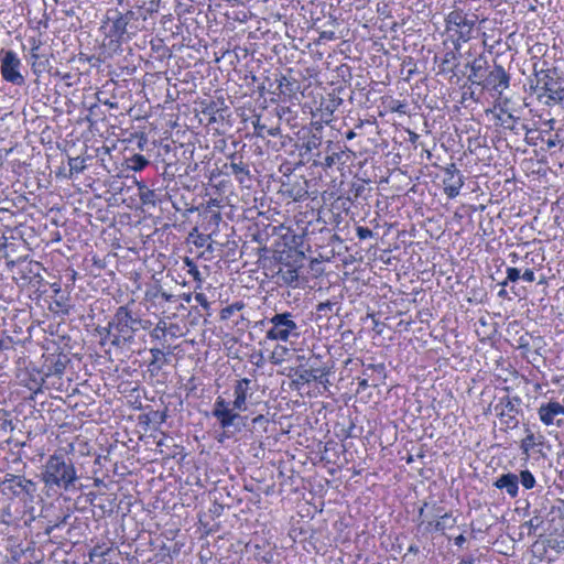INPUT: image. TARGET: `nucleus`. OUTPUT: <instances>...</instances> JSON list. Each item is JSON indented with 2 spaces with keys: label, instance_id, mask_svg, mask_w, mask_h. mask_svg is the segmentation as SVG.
<instances>
[{
  "label": "nucleus",
  "instance_id": "1",
  "mask_svg": "<svg viewBox=\"0 0 564 564\" xmlns=\"http://www.w3.org/2000/svg\"><path fill=\"white\" fill-rule=\"evenodd\" d=\"M251 74V83H249V87L252 86L253 89L249 94L250 97H254L258 95L256 100V108L253 109L252 115V124L254 127V134L252 139H261L262 141L267 135H276L279 133V121L280 118L275 113V108L269 110L267 107L268 98L265 95L270 96V100L273 101V93L267 88V84L271 87L270 78L265 76V70L256 73L253 67L249 70Z\"/></svg>",
  "mask_w": 564,
  "mask_h": 564
},
{
  "label": "nucleus",
  "instance_id": "2",
  "mask_svg": "<svg viewBox=\"0 0 564 564\" xmlns=\"http://www.w3.org/2000/svg\"><path fill=\"white\" fill-rule=\"evenodd\" d=\"M253 240L260 246L257 248V263L258 269L264 270V275L269 276L275 272V267H279L278 274L286 284H293L299 279V271L289 264H280L276 262L275 252L267 247L270 234L264 230L262 232L252 234Z\"/></svg>",
  "mask_w": 564,
  "mask_h": 564
},
{
  "label": "nucleus",
  "instance_id": "3",
  "mask_svg": "<svg viewBox=\"0 0 564 564\" xmlns=\"http://www.w3.org/2000/svg\"><path fill=\"white\" fill-rule=\"evenodd\" d=\"M78 479L76 468L69 458L63 454L48 457L42 473V480L46 486H56L69 489Z\"/></svg>",
  "mask_w": 564,
  "mask_h": 564
},
{
  "label": "nucleus",
  "instance_id": "4",
  "mask_svg": "<svg viewBox=\"0 0 564 564\" xmlns=\"http://www.w3.org/2000/svg\"><path fill=\"white\" fill-rule=\"evenodd\" d=\"M140 318L132 315L127 306L118 307L113 319L109 323V334H111V344L120 347L127 343H131L138 330Z\"/></svg>",
  "mask_w": 564,
  "mask_h": 564
},
{
  "label": "nucleus",
  "instance_id": "5",
  "mask_svg": "<svg viewBox=\"0 0 564 564\" xmlns=\"http://www.w3.org/2000/svg\"><path fill=\"white\" fill-rule=\"evenodd\" d=\"M247 384V379H242L236 389V400L234 401L232 408L230 404L225 402L224 399L218 398L214 406V415L218 419L221 426L228 432L234 433L239 430L243 424V417L234 412L235 409H240L245 403V390L242 384Z\"/></svg>",
  "mask_w": 564,
  "mask_h": 564
},
{
  "label": "nucleus",
  "instance_id": "6",
  "mask_svg": "<svg viewBox=\"0 0 564 564\" xmlns=\"http://www.w3.org/2000/svg\"><path fill=\"white\" fill-rule=\"evenodd\" d=\"M0 492L10 498L33 500L36 484L24 476L7 474L0 482Z\"/></svg>",
  "mask_w": 564,
  "mask_h": 564
},
{
  "label": "nucleus",
  "instance_id": "7",
  "mask_svg": "<svg viewBox=\"0 0 564 564\" xmlns=\"http://www.w3.org/2000/svg\"><path fill=\"white\" fill-rule=\"evenodd\" d=\"M291 313L275 314L269 323L270 328L267 330V338L274 340L288 341L290 338L300 337V327L292 318Z\"/></svg>",
  "mask_w": 564,
  "mask_h": 564
},
{
  "label": "nucleus",
  "instance_id": "8",
  "mask_svg": "<svg viewBox=\"0 0 564 564\" xmlns=\"http://www.w3.org/2000/svg\"><path fill=\"white\" fill-rule=\"evenodd\" d=\"M521 399L517 395H505L495 405V413L507 429H516L519 425Z\"/></svg>",
  "mask_w": 564,
  "mask_h": 564
},
{
  "label": "nucleus",
  "instance_id": "9",
  "mask_svg": "<svg viewBox=\"0 0 564 564\" xmlns=\"http://www.w3.org/2000/svg\"><path fill=\"white\" fill-rule=\"evenodd\" d=\"M445 21L448 31L456 28L458 34L457 42H468L471 39L475 20L468 19L463 10H453L447 14Z\"/></svg>",
  "mask_w": 564,
  "mask_h": 564
},
{
  "label": "nucleus",
  "instance_id": "10",
  "mask_svg": "<svg viewBox=\"0 0 564 564\" xmlns=\"http://www.w3.org/2000/svg\"><path fill=\"white\" fill-rule=\"evenodd\" d=\"M2 53L0 70L3 79L13 85H23L24 77L20 73L21 59L13 51H2Z\"/></svg>",
  "mask_w": 564,
  "mask_h": 564
},
{
  "label": "nucleus",
  "instance_id": "11",
  "mask_svg": "<svg viewBox=\"0 0 564 564\" xmlns=\"http://www.w3.org/2000/svg\"><path fill=\"white\" fill-rule=\"evenodd\" d=\"M540 80L543 83V88L551 101L560 104L564 100V78L555 69L544 72Z\"/></svg>",
  "mask_w": 564,
  "mask_h": 564
},
{
  "label": "nucleus",
  "instance_id": "12",
  "mask_svg": "<svg viewBox=\"0 0 564 564\" xmlns=\"http://www.w3.org/2000/svg\"><path fill=\"white\" fill-rule=\"evenodd\" d=\"M480 85L486 89L495 90L501 95L510 85V75L502 65L495 64L494 69L485 76Z\"/></svg>",
  "mask_w": 564,
  "mask_h": 564
},
{
  "label": "nucleus",
  "instance_id": "13",
  "mask_svg": "<svg viewBox=\"0 0 564 564\" xmlns=\"http://www.w3.org/2000/svg\"><path fill=\"white\" fill-rule=\"evenodd\" d=\"M443 170L445 173L444 192L448 198L453 199L459 195L460 188L464 186V176L455 163L448 164Z\"/></svg>",
  "mask_w": 564,
  "mask_h": 564
},
{
  "label": "nucleus",
  "instance_id": "14",
  "mask_svg": "<svg viewBox=\"0 0 564 564\" xmlns=\"http://www.w3.org/2000/svg\"><path fill=\"white\" fill-rule=\"evenodd\" d=\"M538 414L539 419L544 425L549 426L556 424L557 426H561L563 420H556V417L564 416V405L557 401H550L540 405L538 409Z\"/></svg>",
  "mask_w": 564,
  "mask_h": 564
},
{
  "label": "nucleus",
  "instance_id": "15",
  "mask_svg": "<svg viewBox=\"0 0 564 564\" xmlns=\"http://www.w3.org/2000/svg\"><path fill=\"white\" fill-rule=\"evenodd\" d=\"M250 543L253 544V556L257 561L269 562L271 560L272 547L267 536H260L258 532H254Z\"/></svg>",
  "mask_w": 564,
  "mask_h": 564
},
{
  "label": "nucleus",
  "instance_id": "16",
  "mask_svg": "<svg viewBox=\"0 0 564 564\" xmlns=\"http://www.w3.org/2000/svg\"><path fill=\"white\" fill-rule=\"evenodd\" d=\"M494 486L505 489L511 498H516L519 494V477L512 473L502 474L495 480Z\"/></svg>",
  "mask_w": 564,
  "mask_h": 564
},
{
  "label": "nucleus",
  "instance_id": "17",
  "mask_svg": "<svg viewBox=\"0 0 564 564\" xmlns=\"http://www.w3.org/2000/svg\"><path fill=\"white\" fill-rule=\"evenodd\" d=\"M112 21L110 33L112 36L121 40L122 36L127 33L128 22L126 18L121 17V12L115 11V15L112 18H108Z\"/></svg>",
  "mask_w": 564,
  "mask_h": 564
},
{
  "label": "nucleus",
  "instance_id": "18",
  "mask_svg": "<svg viewBox=\"0 0 564 564\" xmlns=\"http://www.w3.org/2000/svg\"><path fill=\"white\" fill-rule=\"evenodd\" d=\"M319 372L318 368H311V369H299L295 372L296 378L293 380V383L297 387L301 384L308 383L311 381L317 380V375Z\"/></svg>",
  "mask_w": 564,
  "mask_h": 564
},
{
  "label": "nucleus",
  "instance_id": "19",
  "mask_svg": "<svg viewBox=\"0 0 564 564\" xmlns=\"http://www.w3.org/2000/svg\"><path fill=\"white\" fill-rule=\"evenodd\" d=\"M334 308L336 312L339 311V302L336 300H327L326 302H322L316 306V314L319 318L325 317L329 319L332 314L334 313Z\"/></svg>",
  "mask_w": 564,
  "mask_h": 564
},
{
  "label": "nucleus",
  "instance_id": "20",
  "mask_svg": "<svg viewBox=\"0 0 564 564\" xmlns=\"http://www.w3.org/2000/svg\"><path fill=\"white\" fill-rule=\"evenodd\" d=\"M203 218L206 221V226H204V230L205 231L210 230V232H214L217 229L219 221L221 220L220 213L217 212L216 209H207L203 214Z\"/></svg>",
  "mask_w": 564,
  "mask_h": 564
},
{
  "label": "nucleus",
  "instance_id": "21",
  "mask_svg": "<svg viewBox=\"0 0 564 564\" xmlns=\"http://www.w3.org/2000/svg\"><path fill=\"white\" fill-rule=\"evenodd\" d=\"M539 444H541V442H538L536 436L531 431V429L525 427V437L521 441L520 444L522 454L528 457L530 455L531 449H533Z\"/></svg>",
  "mask_w": 564,
  "mask_h": 564
},
{
  "label": "nucleus",
  "instance_id": "22",
  "mask_svg": "<svg viewBox=\"0 0 564 564\" xmlns=\"http://www.w3.org/2000/svg\"><path fill=\"white\" fill-rule=\"evenodd\" d=\"M32 68L35 74H41L47 69L48 61L37 53V47L31 50Z\"/></svg>",
  "mask_w": 564,
  "mask_h": 564
},
{
  "label": "nucleus",
  "instance_id": "23",
  "mask_svg": "<svg viewBox=\"0 0 564 564\" xmlns=\"http://www.w3.org/2000/svg\"><path fill=\"white\" fill-rule=\"evenodd\" d=\"M263 226H264L263 231L267 230L270 235L273 234L274 230H275V227H272L270 225H264L263 224ZM258 232H262V230L257 229V231H252V227H251V225H249V236L251 237V240H248V243L254 242L252 234H258ZM256 243H257V247L252 248V251H249V260L251 258H256L257 259V256H256L257 254V248L260 245L257 241H256ZM254 263L258 265L257 261ZM257 270H258V268L257 269H249V272L254 273V272H257Z\"/></svg>",
  "mask_w": 564,
  "mask_h": 564
},
{
  "label": "nucleus",
  "instance_id": "24",
  "mask_svg": "<svg viewBox=\"0 0 564 564\" xmlns=\"http://www.w3.org/2000/svg\"><path fill=\"white\" fill-rule=\"evenodd\" d=\"M139 197L144 205H155L156 194L144 184H138Z\"/></svg>",
  "mask_w": 564,
  "mask_h": 564
},
{
  "label": "nucleus",
  "instance_id": "25",
  "mask_svg": "<svg viewBox=\"0 0 564 564\" xmlns=\"http://www.w3.org/2000/svg\"><path fill=\"white\" fill-rule=\"evenodd\" d=\"M484 72H485V68H484L482 64L480 63V61H478V59L474 61L470 66L469 79H471L473 83L480 85L485 78Z\"/></svg>",
  "mask_w": 564,
  "mask_h": 564
},
{
  "label": "nucleus",
  "instance_id": "26",
  "mask_svg": "<svg viewBox=\"0 0 564 564\" xmlns=\"http://www.w3.org/2000/svg\"><path fill=\"white\" fill-rule=\"evenodd\" d=\"M455 520L452 518V514L444 513L440 517V520H437L435 523L430 522L429 525H433L435 531H445L446 529H449L454 525Z\"/></svg>",
  "mask_w": 564,
  "mask_h": 564
},
{
  "label": "nucleus",
  "instance_id": "27",
  "mask_svg": "<svg viewBox=\"0 0 564 564\" xmlns=\"http://www.w3.org/2000/svg\"><path fill=\"white\" fill-rule=\"evenodd\" d=\"M519 477V482L525 488V489H532L535 487V478L533 474L529 469L521 470Z\"/></svg>",
  "mask_w": 564,
  "mask_h": 564
},
{
  "label": "nucleus",
  "instance_id": "28",
  "mask_svg": "<svg viewBox=\"0 0 564 564\" xmlns=\"http://www.w3.org/2000/svg\"><path fill=\"white\" fill-rule=\"evenodd\" d=\"M129 162V167L133 171H141L149 164V161L141 154L132 155Z\"/></svg>",
  "mask_w": 564,
  "mask_h": 564
},
{
  "label": "nucleus",
  "instance_id": "29",
  "mask_svg": "<svg viewBox=\"0 0 564 564\" xmlns=\"http://www.w3.org/2000/svg\"><path fill=\"white\" fill-rule=\"evenodd\" d=\"M197 231H198L197 228H194L193 231L191 232L192 237H194L196 235V239L194 240V243L197 247H205L207 245V241L210 239V236L213 232L198 234Z\"/></svg>",
  "mask_w": 564,
  "mask_h": 564
},
{
  "label": "nucleus",
  "instance_id": "30",
  "mask_svg": "<svg viewBox=\"0 0 564 564\" xmlns=\"http://www.w3.org/2000/svg\"><path fill=\"white\" fill-rule=\"evenodd\" d=\"M520 270L517 268H508L507 269V278L500 284L505 288L509 282H516L520 279Z\"/></svg>",
  "mask_w": 564,
  "mask_h": 564
},
{
  "label": "nucleus",
  "instance_id": "31",
  "mask_svg": "<svg viewBox=\"0 0 564 564\" xmlns=\"http://www.w3.org/2000/svg\"><path fill=\"white\" fill-rule=\"evenodd\" d=\"M68 165H69L70 172L80 173L85 169V161H84V159H82L79 156L72 158V159H69Z\"/></svg>",
  "mask_w": 564,
  "mask_h": 564
},
{
  "label": "nucleus",
  "instance_id": "32",
  "mask_svg": "<svg viewBox=\"0 0 564 564\" xmlns=\"http://www.w3.org/2000/svg\"><path fill=\"white\" fill-rule=\"evenodd\" d=\"M321 143H322L321 138L313 134L311 138H308L306 140V142H304L303 148L305 149V151L311 152L315 149H318Z\"/></svg>",
  "mask_w": 564,
  "mask_h": 564
},
{
  "label": "nucleus",
  "instance_id": "33",
  "mask_svg": "<svg viewBox=\"0 0 564 564\" xmlns=\"http://www.w3.org/2000/svg\"><path fill=\"white\" fill-rule=\"evenodd\" d=\"M328 373H329V371L327 369L323 368V369H319V372L317 375L316 382L322 384L324 390H327L328 386L330 384L329 379H328Z\"/></svg>",
  "mask_w": 564,
  "mask_h": 564
},
{
  "label": "nucleus",
  "instance_id": "34",
  "mask_svg": "<svg viewBox=\"0 0 564 564\" xmlns=\"http://www.w3.org/2000/svg\"><path fill=\"white\" fill-rule=\"evenodd\" d=\"M249 141H252L251 144H249V148L253 149V151L258 154H262L263 153V145L267 147L264 140L262 141L261 139H252V137L249 139Z\"/></svg>",
  "mask_w": 564,
  "mask_h": 564
},
{
  "label": "nucleus",
  "instance_id": "35",
  "mask_svg": "<svg viewBox=\"0 0 564 564\" xmlns=\"http://www.w3.org/2000/svg\"><path fill=\"white\" fill-rule=\"evenodd\" d=\"M185 262H186L187 267L189 268L188 273L194 278V280L202 281L200 273H199L198 269L196 268V265L193 263V261H191L189 259H186Z\"/></svg>",
  "mask_w": 564,
  "mask_h": 564
},
{
  "label": "nucleus",
  "instance_id": "36",
  "mask_svg": "<svg viewBox=\"0 0 564 564\" xmlns=\"http://www.w3.org/2000/svg\"><path fill=\"white\" fill-rule=\"evenodd\" d=\"M357 231V237L360 239V240H365V239H368V238H371L372 237V230L367 228V227H357L356 229Z\"/></svg>",
  "mask_w": 564,
  "mask_h": 564
},
{
  "label": "nucleus",
  "instance_id": "37",
  "mask_svg": "<svg viewBox=\"0 0 564 564\" xmlns=\"http://www.w3.org/2000/svg\"><path fill=\"white\" fill-rule=\"evenodd\" d=\"M165 330H166V324H165V322H162V321H161V322H159V323L156 324V326H155V328L153 329V332H152V334H151V335H152L153 337H155V338H160V336H161V335H160V333H161L162 335H164V334H165Z\"/></svg>",
  "mask_w": 564,
  "mask_h": 564
},
{
  "label": "nucleus",
  "instance_id": "38",
  "mask_svg": "<svg viewBox=\"0 0 564 564\" xmlns=\"http://www.w3.org/2000/svg\"><path fill=\"white\" fill-rule=\"evenodd\" d=\"M339 160H340V153H333V154L327 155L325 158L324 165L326 167H332L336 163V161H339Z\"/></svg>",
  "mask_w": 564,
  "mask_h": 564
},
{
  "label": "nucleus",
  "instance_id": "39",
  "mask_svg": "<svg viewBox=\"0 0 564 564\" xmlns=\"http://www.w3.org/2000/svg\"><path fill=\"white\" fill-rule=\"evenodd\" d=\"M267 423H268V420L263 415H261V414H259V415H257L256 417L252 419V424H253L254 429L258 425H259V427L264 429V424H267Z\"/></svg>",
  "mask_w": 564,
  "mask_h": 564
},
{
  "label": "nucleus",
  "instance_id": "40",
  "mask_svg": "<svg viewBox=\"0 0 564 564\" xmlns=\"http://www.w3.org/2000/svg\"><path fill=\"white\" fill-rule=\"evenodd\" d=\"M521 278L527 282H533L535 280L534 271L532 269H527Z\"/></svg>",
  "mask_w": 564,
  "mask_h": 564
},
{
  "label": "nucleus",
  "instance_id": "41",
  "mask_svg": "<svg viewBox=\"0 0 564 564\" xmlns=\"http://www.w3.org/2000/svg\"><path fill=\"white\" fill-rule=\"evenodd\" d=\"M195 301L197 303H199L202 306L206 307L208 305L207 299H206L205 294H203V293H196Z\"/></svg>",
  "mask_w": 564,
  "mask_h": 564
},
{
  "label": "nucleus",
  "instance_id": "42",
  "mask_svg": "<svg viewBox=\"0 0 564 564\" xmlns=\"http://www.w3.org/2000/svg\"><path fill=\"white\" fill-rule=\"evenodd\" d=\"M283 80L286 82V84H284L283 82H280L279 88H280L281 93L282 94L291 93V89L289 88L290 83L284 77H283Z\"/></svg>",
  "mask_w": 564,
  "mask_h": 564
},
{
  "label": "nucleus",
  "instance_id": "43",
  "mask_svg": "<svg viewBox=\"0 0 564 564\" xmlns=\"http://www.w3.org/2000/svg\"><path fill=\"white\" fill-rule=\"evenodd\" d=\"M335 32L333 31H324L321 33V39H325L328 41L335 40Z\"/></svg>",
  "mask_w": 564,
  "mask_h": 564
},
{
  "label": "nucleus",
  "instance_id": "44",
  "mask_svg": "<svg viewBox=\"0 0 564 564\" xmlns=\"http://www.w3.org/2000/svg\"><path fill=\"white\" fill-rule=\"evenodd\" d=\"M121 17L122 18H126V21L128 22V24L130 23V21L134 18V12L129 10L128 12L126 13H121Z\"/></svg>",
  "mask_w": 564,
  "mask_h": 564
},
{
  "label": "nucleus",
  "instance_id": "45",
  "mask_svg": "<svg viewBox=\"0 0 564 564\" xmlns=\"http://www.w3.org/2000/svg\"><path fill=\"white\" fill-rule=\"evenodd\" d=\"M466 542V538L463 534H459L455 538V545L462 546Z\"/></svg>",
  "mask_w": 564,
  "mask_h": 564
},
{
  "label": "nucleus",
  "instance_id": "46",
  "mask_svg": "<svg viewBox=\"0 0 564 564\" xmlns=\"http://www.w3.org/2000/svg\"><path fill=\"white\" fill-rule=\"evenodd\" d=\"M150 325V322L149 321H143L140 318V323H138V328L141 327L143 329H147Z\"/></svg>",
  "mask_w": 564,
  "mask_h": 564
},
{
  "label": "nucleus",
  "instance_id": "47",
  "mask_svg": "<svg viewBox=\"0 0 564 564\" xmlns=\"http://www.w3.org/2000/svg\"><path fill=\"white\" fill-rule=\"evenodd\" d=\"M152 356L156 359L160 355H162V350L158 349V348H153L150 350Z\"/></svg>",
  "mask_w": 564,
  "mask_h": 564
},
{
  "label": "nucleus",
  "instance_id": "48",
  "mask_svg": "<svg viewBox=\"0 0 564 564\" xmlns=\"http://www.w3.org/2000/svg\"><path fill=\"white\" fill-rule=\"evenodd\" d=\"M355 137H356V133H355L352 130H349V131L346 133V139H347V140H352Z\"/></svg>",
  "mask_w": 564,
  "mask_h": 564
},
{
  "label": "nucleus",
  "instance_id": "49",
  "mask_svg": "<svg viewBox=\"0 0 564 564\" xmlns=\"http://www.w3.org/2000/svg\"><path fill=\"white\" fill-rule=\"evenodd\" d=\"M359 387L362 388V389H366L368 387V380L367 379H361L359 381Z\"/></svg>",
  "mask_w": 564,
  "mask_h": 564
},
{
  "label": "nucleus",
  "instance_id": "50",
  "mask_svg": "<svg viewBox=\"0 0 564 564\" xmlns=\"http://www.w3.org/2000/svg\"><path fill=\"white\" fill-rule=\"evenodd\" d=\"M404 107L405 105H399L397 108H394V110L400 113H405Z\"/></svg>",
  "mask_w": 564,
  "mask_h": 564
},
{
  "label": "nucleus",
  "instance_id": "51",
  "mask_svg": "<svg viewBox=\"0 0 564 564\" xmlns=\"http://www.w3.org/2000/svg\"><path fill=\"white\" fill-rule=\"evenodd\" d=\"M213 207H218V204L215 199H212L209 203H208V209H213Z\"/></svg>",
  "mask_w": 564,
  "mask_h": 564
},
{
  "label": "nucleus",
  "instance_id": "52",
  "mask_svg": "<svg viewBox=\"0 0 564 564\" xmlns=\"http://www.w3.org/2000/svg\"><path fill=\"white\" fill-rule=\"evenodd\" d=\"M498 296L499 297H506L507 296V291L505 289L500 290L499 293H498Z\"/></svg>",
  "mask_w": 564,
  "mask_h": 564
},
{
  "label": "nucleus",
  "instance_id": "53",
  "mask_svg": "<svg viewBox=\"0 0 564 564\" xmlns=\"http://www.w3.org/2000/svg\"><path fill=\"white\" fill-rule=\"evenodd\" d=\"M57 527H58V524H55V525H53V527H50V528H47V529H46V531H45V532H46L47 534H51V532H52L55 528H57Z\"/></svg>",
  "mask_w": 564,
  "mask_h": 564
},
{
  "label": "nucleus",
  "instance_id": "54",
  "mask_svg": "<svg viewBox=\"0 0 564 564\" xmlns=\"http://www.w3.org/2000/svg\"><path fill=\"white\" fill-rule=\"evenodd\" d=\"M55 371H56L57 373H62L63 369L56 365V366H55Z\"/></svg>",
  "mask_w": 564,
  "mask_h": 564
},
{
  "label": "nucleus",
  "instance_id": "55",
  "mask_svg": "<svg viewBox=\"0 0 564 564\" xmlns=\"http://www.w3.org/2000/svg\"><path fill=\"white\" fill-rule=\"evenodd\" d=\"M258 324H260V325L262 326V325H264V321L256 322L254 327H257V326H258Z\"/></svg>",
  "mask_w": 564,
  "mask_h": 564
},
{
  "label": "nucleus",
  "instance_id": "56",
  "mask_svg": "<svg viewBox=\"0 0 564 564\" xmlns=\"http://www.w3.org/2000/svg\"><path fill=\"white\" fill-rule=\"evenodd\" d=\"M249 361H250V362H256V361L253 360V355H249Z\"/></svg>",
  "mask_w": 564,
  "mask_h": 564
},
{
  "label": "nucleus",
  "instance_id": "57",
  "mask_svg": "<svg viewBox=\"0 0 564 564\" xmlns=\"http://www.w3.org/2000/svg\"><path fill=\"white\" fill-rule=\"evenodd\" d=\"M3 349V340L0 339V351Z\"/></svg>",
  "mask_w": 564,
  "mask_h": 564
},
{
  "label": "nucleus",
  "instance_id": "58",
  "mask_svg": "<svg viewBox=\"0 0 564 564\" xmlns=\"http://www.w3.org/2000/svg\"><path fill=\"white\" fill-rule=\"evenodd\" d=\"M91 555H98V551L94 550V552L91 553Z\"/></svg>",
  "mask_w": 564,
  "mask_h": 564
},
{
  "label": "nucleus",
  "instance_id": "59",
  "mask_svg": "<svg viewBox=\"0 0 564 564\" xmlns=\"http://www.w3.org/2000/svg\"><path fill=\"white\" fill-rule=\"evenodd\" d=\"M508 118L514 120V117L512 115H509Z\"/></svg>",
  "mask_w": 564,
  "mask_h": 564
},
{
  "label": "nucleus",
  "instance_id": "60",
  "mask_svg": "<svg viewBox=\"0 0 564 564\" xmlns=\"http://www.w3.org/2000/svg\"><path fill=\"white\" fill-rule=\"evenodd\" d=\"M553 145H554V142L549 141V147H553Z\"/></svg>",
  "mask_w": 564,
  "mask_h": 564
}]
</instances>
